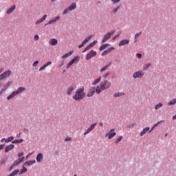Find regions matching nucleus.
Instances as JSON below:
<instances>
[{
  "instance_id": "nucleus-64",
  "label": "nucleus",
  "mask_w": 176,
  "mask_h": 176,
  "mask_svg": "<svg viewBox=\"0 0 176 176\" xmlns=\"http://www.w3.org/2000/svg\"><path fill=\"white\" fill-rule=\"evenodd\" d=\"M6 140V139L3 138V139H1V142H3V141H5Z\"/></svg>"
},
{
  "instance_id": "nucleus-3",
  "label": "nucleus",
  "mask_w": 176,
  "mask_h": 176,
  "mask_svg": "<svg viewBox=\"0 0 176 176\" xmlns=\"http://www.w3.org/2000/svg\"><path fill=\"white\" fill-rule=\"evenodd\" d=\"M79 60H80V56H74L72 60L67 65L66 68L69 69V68L73 65V64H78L79 63Z\"/></svg>"
},
{
  "instance_id": "nucleus-28",
  "label": "nucleus",
  "mask_w": 176,
  "mask_h": 176,
  "mask_svg": "<svg viewBox=\"0 0 176 176\" xmlns=\"http://www.w3.org/2000/svg\"><path fill=\"white\" fill-rule=\"evenodd\" d=\"M14 140V138L13 137V136H10V137H9L8 138H6V140H5V142L6 143V144H8V142H10V141H12H12Z\"/></svg>"
},
{
  "instance_id": "nucleus-43",
  "label": "nucleus",
  "mask_w": 176,
  "mask_h": 176,
  "mask_svg": "<svg viewBox=\"0 0 176 176\" xmlns=\"http://www.w3.org/2000/svg\"><path fill=\"white\" fill-rule=\"evenodd\" d=\"M34 41H39V35L35 34L34 36Z\"/></svg>"
},
{
  "instance_id": "nucleus-38",
  "label": "nucleus",
  "mask_w": 176,
  "mask_h": 176,
  "mask_svg": "<svg viewBox=\"0 0 176 176\" xmlns=\"http://www.w3.org/2000/svg\"><path fill=\"white\" fill-rule=\"evenodd\" d=\"M162 107H163V104L160 102L157 104H156L155 109H156V110L160 109V108H162Z\"/></svg>"
},
{
  "instance_id": "nucleus-49",
  "label": "nucleus",
  "mask_w": 176,
  "mask_h": 176,
  "mask_svg": "<svg viewBox=\"0 0 176 176\" xmlns=\"http://www.w3.org/2000/svg\"><path fill=\"white\" fill-rule=\"evenodd\" d=\"M113 3H118V2H120V0H111Z\"/></svg>"
},
{
  "instance_id": "nucleus-50",
  "label": "nucleus",
  "mask_w": 176,
  "mask_h": 176,
  "mask_svg": "<svg viewBox=\"0 0 176 176\" xmlns=\"http://www.w3.org/2000/svg\"><path fill=\"white\" fill-rule=\"evenodd\" d=\"M21 156H24V153H19L18 154V157H21Z\"/></svg>"
},
{
  "instance_id": "nucleus-32",
  "label": "nucleus",
  "mask_w": 176,
  "mask_h": 176,
  "mask_svg": "<svg viewBox=\"0 0 176 176\" xmlns=\"http://www.w3.org/2000/svg\"><path fill=\"white\" fill-rule=\"evenodd\" d=\"M109 46V44H104L102 45L100 47V52H102V50H105V49H107V47Z\"/></svg>"
},
{
  "instance_id": "nucleus-56",
  "label": "nucleus",
  "mask_w": 176,
  "mask_h": 176,
  "mask_svg": "<svg viewBox=\"0 0 176 176\" xmlns=\"http://www.w3.org/2000/svg\"><path fill=\"white\" fill-rule=\"evenodd\" d=\"M99 126H100V127H102V126H104V124L102 122H100Z\"/></svg>"
},
{
  "instance_id": "nucleus-31",
  "label": "nucleus",
  "mask_w": 176,
  "mask_h": 176,
  "mask_svg": "<svg viewBox=\"0 0 176 176\" xmlns=\"http://www.w3.org/2000/svg\"><path fill=\"white\" fill-rule=\"evenodd\" d=\"M16 96H17L15 92H12L10 95H9L8 97H7V99L8 100H10L12 98H13V97H16Z\"/></svg>"
},
{
  "instance_id": "nucleus-8",
  "label": "nucleus",
  "mask_w": 176,
  "mask_h": 176,
  "mask_svg": "<svg viewBox=\"0 0 176 176\" xmlns=\"http://www.w3.org/2000/svg\"><path fill=\"white\" fill-rule=\"evenodd\" d=\"M113 131H115V129H111L110 132L107 133L105 137H108L109 140H112V138H113V137L116 135V132H113Z\"/></svg>"
},
{
  "instance_id": "nucleus-39",
  "label": "nucleus",
  "mask_w": 176,
  "mask_h": 176,
  "mask_svg": "<svg viewBox=\"0 0 176 176\" xmlns=\"http://www.w3.org/2000/svg\"><path fill=\"white\" fill-rule=\"evenodd\" d=\"M122 140H123V136L118 137L116 141V144H119V142H120V141H122Z\"/></svg>"
},
{
  "instance_id": "nucleus-41",
  "label": "nucleus",
  "mask_w": 176,
  "mask_h": 176,
  "mask_svg": "<svg viewBox=\"0 0 176 176\" xmlns=\"http://www.w3.org/2000/svg\"><path fill=\"white\" fill-rule=\"evenodd\" d=\"M91 47H90V45H87L84 50L82 51V53H85L86 52H87V50H89V49H91Z\"/></svg>"
},
{
  "instance_id": "nucleus-4",
  "label": "nucleus",
  "mask_w": 176,
  "mask_h": 176,
  "mask_svg": "<svg viewBox=\"0 0 176 176\" xmlns=\"http://www.w3.org/2000/svg\"><path fill=\"white\" fill-rule=\"evenodd\" d=\"M114 32H115V30H112L110 32H107L103 36V39L102 40V43H105V42H107V41H108V39H109L111 38V36H112L113 35Z\"/></svg>"
},
{
  "instance_id": "nucleus-2",
  "label": "nucleus",
  "mask_w": 176,
  "mask_h": 176,
  "mask_svg": "<svg viewBox=\"0 0 176 176\" xmlns=\"http://www.w3.org/2000/svg\"><path fill=\"white\" fill-rule=\"evenodd\" d=\"M111 87V82L108 80L102 81L100 86L97 87L96 89V91L98 94H100L104 90H107V89H109Z\"/></svg>"
},
{
  "instance_id": "nucleus-10",
  "label": "nucleus",
  "mask_w": 176,
  "mask_h": 176,
  "mask_svg": "<svg viewBox=\"0 0 176 176\" xmlns=\"http://www.w3.org/2000/svg\"><path fill=\"white\" fill-rule=\"evenodd\" d=\"M97 56V52L91 50L87 54V60H90L91 57H96Z\"/></svg>"
},
{
  "instance_id": "nucleus-9",
  "label": "nucleus",
  "mask_w": 176,
  "mask_h": 176,
  "mask_svg": "<svg viewBox=\"0 0 176 176\" xmlns=\"http://www.w3.org/2000/svg\"><path fill=\"white\" fill-rule=\"evenodd\" d=\"M97 126V123L92 124L90 127H89L87 131L84 133V135H87V134L91 133L94 130V127Z\"/></svg>"
},
{
  "instance_id": "nucleus-42",
  "label": "nucleus",
  "mask_w": 176,
  "mask_h": 176,
  "mask_svg": "<svg viewBox=\"0 0 176 176\" xmlns=\"http://www.w3.org/2000/svg\"><path fill=\"white\" fill-rule=\"evenodd\" d=\"M97 43V41H94V42L91 43L89 45L90 47H93V46H94V45H96Z\"/></svg>"
},
{
  "instance_id": "nucleus-33",
  "label": "nucleus",
  "mask_w": 176,
  "mask_h": 176,
  "mask_svg": "<svg viewBox=\"0 0 176 176\" xmlns=\"http://www.w3.org/2000/svg\"><path fill=\"white\" fill-rule=\"evenodd\" d=\"M149 67H151V63H147L143 66V71H147V69H149Z\"/></svg>"
},
{
  "instance_id": "nucleus-26",
  "label": "nucleus",
  "mask_w": 176,
  "mask_h": 176,
  "mask_svg": "<svg viewBox=\"0 0 176 176\" xmlns=\"http://www.w3.org/2000/svg\"><path fill=\"white\" fill-rule=\"evenodd\" d=\"M110 66H111V64H108V65H106L104 67H103L100 70V74H102L104 71H107V69H108Z\"/></svg>"
},
{
  "instance_id": "nucleus-12",
  "label": "nucleus",
  "mask_w": 176,
  "mask_h": 176,
  "mask_svg": "<svg viewBox=\"0 0 176 176\" xmlns=\"http://www.w3.org/2000/svg\"><path fill=\"white\" fill-rule=\"evenodd\" d=\"M24 159H25L24 157H19L17 160H15L14 162L13 166H19V164H20V163H21V162H23Z\"/></svg>"
},
{
  "instance_id": "nucleus-57",
  "label": "nucleus",
  "mask_w": 176,
  "mask_h": 176,
  "mask_svg": "<svg viewBox=\"0 0 176 176\" xmlns=\"http://www.w3.org/2000/svg\"><path fill=\"white\" fill-rule=\"evenodd\" d=\"M31 155H34V152L30 153L28 155V156H31Z\"/></svg>"
},
{
  "instance_id": "nucleus-24",
  "label": "nucleus",
  "mask_w": 176,
  "mask_h": 176,
  "mask_svg": "<svg viewBox=\"0 0 176 176\" xmlns=\"http://www.w3.org/2000/svg\"><path fill=\"white\" fill-rule=\"evenodd\" d=\"M49 65H52V62H47V63H45L43 67H41L39 69V71H43V69H45V68H46V67H49Z\"/></svg>"
},
{
  "instance_id": "nucleus-27",
  "label": "nucleus",
  "mask_w": 176,
  "mask_h": 176,
  "mask_svg": "<svg viewBox=\"0 0 176 176\" xmlns=\"http://www.w3.org/2000/svg\"><path fill=\"white\" fill-rule=\"evenodd\" d=\"M32 164H35V160L33 161H28L25 163V166H32Z\"/></svg>"
},
{
  "instance_id": "nucleus-22",
  "label": "nucleus",
  "mask_w": 176,
  "mask_h": 176,
  "mask_svg": "<svg viewBox=\"0 0 176 176\" xmlns=\"http://www.w3.org/2000/svg\"><path fill=\"white\" fill-rule=\"evenodd\" d=\"M16 9V5L12 6L7 11V14H10Z\"/></svg>"
},
{
  "instance_id": "nucleus-51",
  "label": "nucleus",
  "mask_w": 176,
  "mask_h": 176,
  "mask_svg": "<svg viewBox=\"0 0 176 176\" xmlns=\"http://www.w3.org/2000/svg\"><path fill=\"white\" fill-rule=\"evenodd\" d=\"M109 76V73H106L104 75H103V78H108Z\"/></svg>"
},
{
  "instance_id": "nucleus-60",
  "label": "nucleus",
  "mask_w": 176,
  "mask_h": 176,
  "mask_svg": "<svg viewBox=\"0 0 176 176\" xmlns=\"http://www.w3.org/2000/svg\"><path fill=\"white\" fill-rule=\"evenodd\" d=\"M119 35H120V34L116 35V36L113 37V39H116V38H118V36H119Z\"/></svg>"
},
{
  "instance_id": "nucleus-52",
  "label": "nucleus",
  "mask_w": 176,
  "mask_h": 176,
  "mask_svg": "<svg viewBox=\"0 0 176 176\" xmlns=\"http://www.w3.org/2000/svg\"><path fill=\"white\" fill-rule=\"evenodd\" d=\"M20 137H21V133L16 134V138H20Z\"/></svg>"
},
{
  "instance_id": "nucleus-21",
  "label": "nucleus",
  "mask_w": 176,
  "mask_h": 176,
  "mask_svg": "<svg viewBox=\"0 0 176 176\" xmlns=\"http://www.w3.org/2000/svg\"><path fill=\"white\" fill-rule=\"evenodd\" d=\"M149 130H150L149 127H146V128L143 129V130L140 133L141 137H142L143 135H145V134H146V133H148V131H149Z\"/></svg>"
},
{
  "instance_id": "nucleus-11",
  "label": "nucleus",
  "mask_w": 176,
  "mask_h": 176,
  "mask_svg": "<svg viewBox=\"0 0 176 176\" xmlns=\"http://www.w3.org/2000/svg\"><path fill=\"white\" fill-rule=\"evenodd\" d=\"M76 89V85H71L67 91V96H71L72 94V91H74Z\"/></svg>"
},
{
  "instance_id": "nucleus-58",
  "label": "nucleus",
  "mask_w": 176,
  "mask_h": 176,
  "mask_svg": "<svg viewBox=\"0 0 176 176\" xmlns=\"http://www.w3.org/2000/svg\"><path fill=\"white\" fill-rule=\"evenodd\" d=\"M14 166H13V164L10 167V171L13 168Z\"/></svg>"
},
{
  "instance_id": "nucleus-6",
  "label": "nucleus",
  "mask_w": 176,
  "mask_h": 176,
  "mask_svg": "<svg viewBox=\"0 0 176 176\" xmlns=\"http://www.w3.org/2000/svg\"><path fill=\"white\" fill-rule=\"evenodd\" d=\"M12 74V71L8 70L0 75V80H3V79H6V78H9Z\"/></svg>"
},
{
  "instance_id": "nucleus-23",
  "label": "nucleus",
  "mask_w": 176,
  "mask_h": 176,
  "mask_svg": "<svg viewBox=\"0 0 176 176\" xmlns=\"http://www.w3.org/2000/svg\"><path fill=\"white\" fill-rule=\"evenodd\" d=\"M119 9H120V6H118L117 8H113L111 12V14H116V12H118V10H119Z\"/></svg>"
},
{
  "instance_id": "nucleus-20",
  "label": "nucleus",
  "mask_w": 176,
  "mask_h": 176,
  "mask_svg": "<svg viewBox=\"0 0 176 176\" xmlns=\"http://www.w3.org/2000/svg\"><path fill=\"white\" fill-rule=\"evenodd\" d=\"M96 93V89L91 88L87 94V97H92Z\"/></svg>"
},
{
  "instance_id": "nucleus-1",
  "label": "nucleus",
  "mask_w": 176,
  "mask_h": 176,
  "mask_svg": "<svg viewBox=\"0 0 176 176\" xmlns=\"http://www.w3.org/2000/svg\"><path fill=\"white\" fill-rule=\"evenodd\" d=\"M85 87H81L80 88L78 89L75 93V95L73 96V99L76 101H79L80 100H83L85 98Z\"/></svg>"
},
{
  "instance_id": "nucleus-15",
  "label": "nucleus",
  "mask_w": 176,
  "mask_h": 176,
  "mask_svg": "<svg viewBox=\"0 0 176 176\" xmlns=\"http://www.w3.org/2000/svg\"><path fill=\"white\" fill-rule=\"evenodd\" d=\"M60 20V16H56L54 19H52L47 24L45 25H49V24H54V23H56L57 21Z\"/></svg>"
},
{
  "instance_id": "nucleus-62",
  "label": "nucleus",
  "mask_w": 176,
  "mask_h": 176,
  "mask_svg": "<svg viewBox=\"0 0 176 176\" xmlns=\"http://www.w3.org/2000/svg\"><path fill=\"white\" fill-rule=\"evenodd\" d=\"M3 72V69H0V74H2Z\"/></svg>"
},
{
  "instance_id": "nucleus-59",
  "label": "nucleus",
  "mask_w": 176,
  "mask_h": 176,
  "mask_svg": "<svg viewBox=\"0 0 176 176\" xmlns=\"http://www.w3.org/2000/svg\"><path fill=\"white\" fill-rule=\"evenodd\" d=\"M160 123V122H158L157 124H154V127H156V126H157V124H159Z\"/></svg>"
},
{
  "instance_id": "nucleus-25",
  "label": "nucleus",
  "mask_w": 176,
  "mask_h": 176,
  "mask_svg": "<svg viewBox=\"0 0 176 176\" xmlns=\"http://www.w3.org/2000/svg\"><path fill=\"white\" fill-rule=\"evenodd\" d=\"M24 90H25V88H24V87H19L16 90V91H14V92H15V94H16V96H17V94H20V93H23V91H24Z\"/></svg>"
},
{
  "instance_id": "nucleus-44",
  "label": "nucleus",
  "mask_w": 176,
  "mask_h": 176,
  "mask_svg": "<svg viewBox=\"0 0 176 176\" xmlns=\"http://www.w3.org/2000/svg\"><path fill=\"white\" fill-rule=\"evenodd\" d=\"M141 34H142V32H140L137 33L135 35V39H137V38H138V36H140V35H141Z\"/></svg>"
},
{
  "instance_id": "nucleus-35",
  "label": "nucleus",
  "mask_w": 176,
  "mask_h": 176,
  "mask_svg": "<svg viewBox=\"0 0 176 176\" xmlns=\"http://www.w3.org/2000/svg\"><path fill=\"white\" fill-rule=\"evenodd\" d=\"M23 139H21V140H13L12 142V144H21V142H23Z\"/></svg>"
},
{
  "instance_id": "nucleus-7",
  "label": "nucleus",
  "mask_w": 176,
  "mask_h": 176,
  "mask_svg": "<svg viewBox=\"0 0 176 176\" xmlns=\"http://www.w3.org/2000/svg\"><path fill=\"white\" fill-rule=\"evenodd\" d=\"M144 72H142V70H140L138 72H135L133 74V78H134V79H137V78H142V76H144Z\"/></svg>"
},
{
  "instance_id": "nucleus-46",
  "label": "nucleus",
  "mask_w": 176,
  "mask_h": 176,
  "mask_svg": "<svg viewBox=\"0 0 176 176\" xmlns=\"http://www.w3.org/2000/svg\"><path fill=\"white\" fill-rule=\"evenodd\" d=\"M21 170H22V172H23V173H27V171H28L27 168H25L24 166L23 167V168Z\"/></svg>"
},
{
  "instance_id": "nucleus-54",
  "label": "nucleus",
  "mask_w": 176,
  "mask_h": 176,
  "mask_svg": "<svg viewBox=\"0 0 176 176\" xmlns=\"http://www.w3.org/2000/svg\"><path fill=\"white\" fill-rule=\"evenodd\" d=\"M71 140H72L71 138H67L65 139V141L68 142V141H71Z\"/></svg>"
},
{
  "instance_id": "nucleus-48",
  "label": "nucleus",
  "mask_w": 176,
  "mask_h": 176,
  "mask_svg": "<svg viewBox=\"0 0 176 176\" xmlns=\"http://www.w3.org/2000/svg\"><path fill=\"white\" fill-rule=\"evenodd\" d=\"M83 46H85V43H83V42H82L81 44H80L78 45V49H80V48L83 47Z\"/></svg>"
},
{
  "instance_id": "nucleus-30",
  "label": "nucleus",
  "mask_w": 176,
  "mask_h": 176,
  "mask_svg": "<svg viewBox=\"0 0 176 176\" xmlns=\"http://www.w3.org/2000/svg\"><path fill=\"white\" fill-rule=\"evenodd\" d=\"M123 96H124V93H123V92H118V93L114 94L113 96L114 97H122Z\"/></svg>"
},
{
  "instance_id": "nucleus-40",
  "label": "nucleus",
  "mask_w": 176,
  "mask_h": 176,
  "mask_svg": "<svg viewBox=\"0 0 176 176\" xmlns=\"http://www.w3.org/2000/svg\"><path fill=\"white\" fill-rule=\"evenodd\" d=\"M101 80V77H100L99 78L95 80L94 81V82L92 83V85H97V83H99V82Z\"/></svg>"
},
{
  "instance_id": "nucleus-29",
  "label": "nucleus",
  "mask_w": 176,
  "mask_h": 176,
  "mask_svg": "<svg viewBox=\"0 0 176 176\" xmlns=\"http://www.w3.org/2000/svg\"><path fill=\"white\" fill-rule=\"evenodd\" d=\"M72 53H73L72 51H70L69 52H68V53L65 54V55H63L62 56V58H67V57H69V56H72Z\"/></svg>"
},
{
  "instance_id": "nucleus-16",
  "label": "nucleus",
  "mask_w": 176,
  "mask_h": 176,
  "mask_svg": "<svg viewBox=\"0 0 176 176\" xmlns=\"http://www.w3.org/2000/svg\"><path fill=\"white\" fill-rule=\"evenodd\" d=\"M50 45H52V46H56L58 43V41L56 38H52L49 41Z\"/></svg>"
},
{
  "instance_id": "nucleus-61",
  "label": "nucleus",
  "mask_w": 176,
  "mask_h": 176,
  "mask_svg": "<svg viewBox=\"0 0 176 176\" xmlns=\"http://www.w3.org/2000/svg\"><path fill=\"white\" fill-rule=\"evenodd\" d=\"M153 129H155L154 126L151 128V131H149L148 133H151V131H152V130H153Z\"/></svg>"
},
{
  "instance_id": "nucleus-14",
  "label": "nucleus",
  "mask_w": 176,
  "mask_h": 176,
  "mask_svg": "<svg viewBox=\"0 0 176 176\" xmlns=\"http://www.w3.org/2000/svg\"><path fill=\"white\" fill-rule=\"evenodd\" d=\"M129 43H130L129 40L123 39L119 43L118 46H124L125 45H129Z\"/></svg>"
},
{
  "instance_id": "nucleus-34",
  "label": "nucleus",
  "mask_w": 176,
  "mask_h": 176,
  "mask_svg": "<svg viewBox=\"0 0 176 176\" xmlns=\"http://www.w3.org/2000/svg\"><path fill=\"white\" fill-rule=\"evenodd\" d=\"M93 36V35H89L88 37H87L83 41L82 43L86 45V43H87V42H89V40Z\"/></svg>"
},
{
  "instance_id": "nucleus-18",
  "label": "nucleus",
  "mask_w": 176,
  "mask_h": 176,
  "mask_svg": "<svg viewBox=\"0 0 176 176\" xmlns=\"http://www.w3.org/2000/svg\"><path fill=\"white\" fill-rule=\"evenodd\" d=\"M14 148V144H10L6 147L5 153H8L10 151H12Z\"/></svg>"
},
{
  "instance_id": "nucleus-17",
  "label": "nucleus",
  "mask_w": 176,
  "mask_h": 176,
  "mask_svg": "<svg viewBox=\"0 0 176 176\" xmlns=\"http://www.w3.org/2000/svg\"><path fill=\"white\" fill-rule=\"evenodd\" d=\"M46 17H47V15L45 14L43 15V16L38 19L37 21H36L35 24L38 25V24H41V23H43V21H45L46 20Z\"/></svg>"
},
{
  "instance_id": "nucleus-5",
  "label": "nucleus",
  "mask_w": 176,
  "mask_h": 176,
  "mask_svg": "<svg viewBox=\"0 0 176 176\" xmlns=\"http://www.w3.org/2000/svg\"><path fill=\"white\" fill-rule=\"evenodd\" d=\"M75 9H76V3H73L70 6L64 10L63 14H67L68 12H72V10H75Z\"/></svg>"
},
{
  "instance_id": "nucleus-47",
  "label": "nucleus",
  "mask_w": 176,
  "mask_h": 176,
  "mask_svg": "<svg viewBox=\"0 0 176 176\" xmlns=\"http://www.w3.org/2000/svg\"><path fill=\"white\" fill-rule=\"evenodd\" d=\"M136 57H138V58H142V54H136Z\"/></svg>"
},
{
  "instance_id": "nucleus-37",
  "label": "nucleus",
  "mask_w": 176,
  "mask_h": 176,
  "mask_svg": "<svg viewBox=\"0 0 176 176\" xmlns=\"http://www.w3.org/2000/svg\"><path fill=\"white\" fill-rule=\"evenodd\" d=\"M17 174H19V170H15L12 173H11L9 175V176H14V175H17Z\"/></svg>"
},
{
  "instance_id": "nucleus-45",
  "label": "nucleus",
  "mask_w": 176,
  "mask_h": 176,
  "mask_svg": "<svg viewBox=\"0 0 176 176\" xmlns=\"http://www.w3.org/2000/svg\"><path fill=\"white\" fill-rule=\"evenodd\" d=\"M38 64H39V61L36 60L33 63V67H36V65H38Z\"/></svg>"
},
{
  "instance_id": "nucleus-53",
  "label": "nucleus",
  "mask_w": 176,
  "mask_h": 176,
  "mask_svg": "<svg viewBox=\"0 0 176 176\" xmlns=\"http://www.w3.org/2000/svg\"><path fill=\"white\" fill-rule=\"evenodd\" d=\"M4 146H5V144L0 145V151H2V149H3Z\"/></svg>"
},
{
  "instance_id": "nucleus-36",
  "label": "nucleus",
  "mask_w": 176,
  "mask_h": 176,
  "mask_svg": "<svg viewBox=\"0 0 176 176\" xmlns=\"http://www.w3.org/2000/svg\"><path fill=\"white\" fill-rule=\"evenodd\" d=\"M176 104V99H173L170 100L169 102H168V105L171 106V105H175Z\"/></svg>"
},
{
  "instance_id": "nucleus-13",
  "label": "nucleus",
  "mask_w": 176,
  "mask_h": 176,
  "mask_svg": "<svg viewBox=\"0 0 176 176\" xmlns=\"http://www.w3.org/2000/svg\"><path fill=\"white\" fill-rule=\"evenodd\" d=\"M114 49H115V47H111L108 48L107 50H104L102 53V56H107V54H109V53H111V52H113V50Z\"/></svg>"
},
{
  "instance_id": "nucleus-55",
  "label": "nucleus",
  "mask_w": 176,
  "mask_h": 176,
  "mask_svg": "<svg viewBox=\"0 0 176 176\" xmlns=\"http://www.w3.org/2000/svg\"><path fill=\"white\" fill-rule=\"evenodd\" d=\"M18 173H19V175H21V174H23V172L22 170H19Z\"/></svg>"
},
{
  "instance_id": "nucleus-19",
  "label": "nucleus",
  "mask_w": 176,
  "mask_h": 176,
  "mask_svg": "<svg viewBox=\"0 0 176 176\" xmlns=\"http://www.w3.org/2000/svg\"><path fill=\"white\" fill-rule=\"evenodd\" d=\"M36 160L38 163H41V162H42V160H43V155H42V153H38Z\"/></svg>"
},
{
  "instance_id": "nucleus-63",
  "label": "nucleus",
  "mask_w": 176,
  "mask_h": 176,
  "mask_svg": "<svg viewBox=\"0 0 176 176\" xmlns=\"http://www.w3.org/2000/svg\"><path fill=\"white\" fill-rule=\"evenodd\" d=\"M3 91H5V90L2 89L1 91L0 92V96H1V94H2V93H3Z\"/></svg>"
}]
</instances>
